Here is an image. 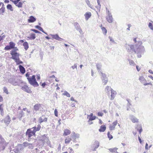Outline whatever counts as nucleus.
Segmentation results:
<instances>
[{
  "instance_id": "1",
  "label": "nucleus",
  "mask_w": 153,
  "mask_h": 153,
  "mask_svg": "<svg viewBox=\"0 0 153 153\" xmlns=\"http://www.w3.org/2000/svg\"><path fill=\"white\" fill-rule=\"evenodd\" d=\"M125 47L128 52H130L131 51H134L137 54V56L138 58H140L141 57V55L143 54L145 51L144 47L142 45H139L137 47L136 45H133L126 44Z\"/></svg>"
},
{
  "instance_id": "2",
  "label": "nucleus",
  "mask_w": 153,
  "mask_h": 153,
  "mask_svg": "<svg viewBox=\"0 0 153 153\" xmlns=\"http://www.w3.org/2000/svg\"><path fill=\"white\" fill-rule=\"evenodd\" d=\"M8 81L9 82L14 86L18 85L20 86H22V84L24 83L22 81L18 79L16 80L13 78H10L8 79Z\"/></svg>"
},
{
  "instance_id": "3",
  "label": "nucleus",
  "mask_w": 153,
  "mask_h": 153,
  "mask_svg": "<svg viewBox=\"0 0 153 153\" xmlns=\"http://www.w3.org/2000/svg\"><path fill=\"white\" fill-rule=\"evenodd\" d=\"M28 80L30 84L34 87H37L39 85L38 83L36 81L35 75H33L30 78H28Z\"/></svg>"
},
{
  "instance_id": "4",
  "label": "nucleus",
  "mask_w": 153,
  "mask_h": 153,
  "mask_svg": "<svg viewBox=\"0 0 153 153\" xmlns=\"http://www.w3.org/2000/svg\"><path fill=\"white\" fill-rule=\"evenodd\" d=\"M25 135L27 137L28 139H30L33 136H35L36 134L31 128L27 130L25 133Z\"/></svg>"
},
{
  "instance_id": "5",
  "label": "nucleus",
  "mask_w": 153,
  "mask_h": 153,
  "mask_svg": "<svg viewBox=\"0 0 153 153\" xmlns=\"http://www.w3.org/2000/svg\"><path fill=\"white\" fill-rule=\"evenodd\" d=\"M10 54L12 56L11 58L13 59L14 61H16L19 58L20 54L17 53V52H15L14 51L10 52Z\"/></svg>"
},
{
  "instance_id": "6",
  "label": "nucleus",
  "mask_w": 153,
  "mask_h": 153,
  "mask_svg": "<svg viewBox=\"0 0 153 153\" xmlns=\"http://www.w3.org/2000/svg\"><path fill=\"white\" fill-rule=\"evenodd\" d=\"M101 76V79L103 83H104V85H105L108 82V80L107 77L105 74L103 73L102 72H100Z\"/></svg>"
},
{
  "instance_id": "7",
  "label": "nucleus",
  "mask_w": 153,
  "mask_h": 153,
  "mask_svg": "<svg viewBox=\"0 0 153 153\" xmlns=\"http://www.w3.org/2000/svg\"><path fill=\"white\" fill-rule=\"evenodd\" d=\"M23 84H22L21 89L24 91L28 93H31L32 91L31 89L29 87L25 85H24V86L22 85Z\"/></svg>"
},
{
  "instance_id": "8",
  "label": "nucleus",
  "mask_w": 153,
  "mask_h": 153,
  "mask_svg": "<svg viewBox=\"0 0 153 153\" xmlns=\"http://www.w3.org/2000/svg\"><path fill=\"white\" fill-rule=\"evenodd\" d=\"M74 25L75 28L77 30L79 31L80 34H83V31L78 23L77 22H75L74 23Z\"/></svg>"
},
{
  "instance_id": "9",
  "label": "nucleus",
  "mask_w": 153,
  "mask_h": 153,
  "mask_svg": "<svg viewBox=\"0 0 153 153\" xmlns=\"http://www.w3.org/2000/svg\"><path fill=\"white\" fill-rule=\"evenodd\" d=\"M41 128V126L40 124L38 125L37 126H35L31 128L32 129V130L35 134L36 132V131H39Z\"/></svg>"
},
{
  "instance_id": "10",
  "label": "nucleus",
  "mask_w": 153,
  "mask_h": 153,
  "mask_svg": "<svg viewBox=\"0 0 153 153\" xmlns=\"http://www.w3.org/2000/svg\"><path fill=\"white\" fill-rule=\"evenodd\" d=\"M117 94V93L116 91L112 89H111L110 100H113Z\"/></svg>"
},
{
  "instance_id": "11",
  "label": "nucleus",
  "mask_w": 153,
  "mask_h": 153,
  "mask_svg": "<svg viewBox=\"0 0 153 153\" xmlns=\"http://www.w3.org/2000/svg\"><path fill=\"white\" fill-rule=\"evenodd\" d=\"M129 118L133 123H137L138 122V120L132 115H129Z\"/></svg>"
},
{
  "instance_id": "12",
  "label": "nucleus",
  "mask_w": 153,
  "mask_h": 153,
  "mask_svg": "<svg viewBox=\"0 0 153 153\" xmlns=\"http://www.w3.org/2000/svg\"><path fill=\"white\" fill-rule=\"evenodd\" d=\"M3 121L7 125H8L11 121L10 117L8 115L2 121Z\"/></svg>"
},
{
  "instance_id": "13",
  "label": "nucleus",
  "mask_w": 153,
  "mask_h": 153,
  "mask_svg": "<svg viewBox=\"0 0 153 153\" xmlns=\"http://www.w3.org/2000/svg\"><path fill=\"white\" fill-rule=\"evenodd\" d=\"M50 35L52 36L53 39L57 40L58 41H62V40H63L62 39L59 37V35L57 34H56L55 35L50 34Z\"/></svg>"
},
{
  "instance_id": "14",
  "label": "nucleus",
  "mask_w": 153,
  "mask_h": 153,
  "mask_svg": "<svg viewBox=\"0 0 153 153\" xmlns=\"http://www.w3.org/2000/svg\"><path fill=\"white\" fill-rule=\"evenodd\" d=\"M117 120H116L114 122L112 123V125H110L109 126V129L110 130H114L115 129V127L117 125Z\"/></svg>"
},
{
  "instance_id": "15",
  "label": "nucleus",
  "mask_w": 153,
  "mask_h": 153,
  "mask_svg": "<svg viewBox=\"0 0 153 153\" xmlns=\"http://www.w3.org/2000/svg\"><path fill=\"white\" fill-rule=\"evenodd\" d=\"M106 19L108 22L109 23H112L113 22V18L111 14H109L107 15L106 17Z\"/></svg>"
},
{
  "instance_id": "16",
  "label": "nucleus",
  "mask_w": 153,
  "mask_h": 153,
  "mask_svg": "<svg viewBox=\"0 0 153 153\" xmlns=\"http://www.w3.org/2000/svg\"><path fill=\"white\" fill-rule=\"evenodd\" d=\"M112 89L110 86H107L105 89V92L107 94L108 96L110 94V91H111V89Z\"/></svg>"
},
{
  "instance_id": "17",
  "label": "nucleus",
  "mask_w": 153,
  "mask_h": 153,
  "mask_svg": "<svg viewBox=\"0 0 153 153\" xmlns=\"http://www.w3.org/2000/svg\"><path fill=\"white\" fill-rule=\"evenodd\" d=\"M36 20V18L33 16H30L28 19V22L29 23H33Z\"/></svg>"
},
{
  "instance_id": "18",
  "label": "nucleus",
  "mask_w": 153,
  "mask_h": 153,
  "mask_svg": "<svg viewBox=\"0 0 153 153\" xmlns=\"http://www.w3.org/2000/svg\"><path fill=\"white\" fill-rule=\"evenodd\" d=\"M41 105L39 104H36L34 106V109L35 111H37L41 109Z\"/></svg>"
},
{
  "instance_id": "19",
  "label": "nucleus",
  "mask_w": 153,
  "mask_h": 153,
  "mask_svg": "<svg viewBox=\"0 0 153 153\" xmlns=\"http://www.w3.org/2000/svg\"><path fill=\"white\" fill-rule=\"evenodd\" d=\"M139 80L140 81V82L144 84V83L146 82V80L143 77V76H140L139 77Z\"/></svg>"
},
{
  "instance_id": "20",
  "label": "nucleus",
  "mask_w": 153,
  "mask_h": 153,
  "mask_svg": "<svg viewBox=\"0 0 153 153\" xmlns=\"http://www.w3.org/2000/svg\"><path fill=\"white\" fill-rule=\"evenodd\" d=\"M91 12H88L85 14L86 20H87L91 16Z\"/></svg>"
},
{
  "instance_id": "21",
  "label": "nucleus",
  "mask_w": 153,
  "mask_h": 153,
  "mask_svg": "<svg viewBox=\"0 0 153 153\" xmlns=\"http://www.w3.org/2000/svg\"><path fill=\"white\" fill-rule=\"evenodd\" d=\"M19 68L20 72L22 74H24L25 72V69L24 68L22 65H20L19 66Z\"/></svg>"
},
{
  "instance_id": "22",
  "label": "nucleus",
  "mask_w": 153,
  "mask_h": 153,
  "mask_svg": "<svg viewBox=\"0 0 153 153\" xmlns=\"http://www.w3.org/2000/svg\"><path fill=\"white\" fill-rule=\"evenodd\" d=\"M106 128V127L105 125H102L100 127V128L99 129V131L100 132H104Z\"/></svg>"
},
{
  "instance_id": "23",
  "label": "nucleus",
  "mask_w": 153,
  "mask_h": 153,
  "mask_svg": "<svg viewBox=\"0 0 153 153\" xmlns=\"http://www.w3.org/2000/svg\"><path fill=\"white\" fill-rule=\"evenodd\" d=\"M71 133V131L70 130L68 129H66L65 130L63 135L64 136H67L70 134Z\"/></svg>"
},
{
  "instance_id": "24",
  "label": "nucleus",
  "mask_w": 153,
  "mask_h": 153,
  "mask_svg": "<svg viewBox=\"0 0 153 153\" xmlns=\"http://www.w3.org/2000/svg\"><path fill=\"white\" fill-rule=\"evenodd\" d=\"M96 66L97 68V70L99 72H101L100 70L101 69L102 65L100 63H97L96 64Z\"/></svg>"
},
{
  "instance_id": "25",
  "label": "nucleus",
  "mask_w": 153,
  "mask_h": 153,
  "mask_svg": "<svg viewBox=\"0 0 153 153\" xmlns=\"http://www.w3.org/2000/svg\"><path fill=\"white\" fill-rule=\"evenodd\" d=\"M23 45L25 49L26 50H27L29 47L28 43L26 42H24Z\"/></svg>"
},
{
  "instance_id": "26",
  "label": "nucleus",
  "mask_w": 153,
  "mask_h": 153,
  "mask_svg": "<svg viewBox=\"0 0 153 153\" xmlns=\"http://www.w3.org/2000/svg\"><path fill=\"white\" fill-rule=\"evenodd\" d=\"M23 112L22 111H21L19 112L18 113V117L19 118L20 120H21V118L23 116Z\"/></svg>"
},
{
  "instance_id": "27",
  "label": "nucleus",
  "mask_w": 153,
  "mask_h": 153,
  "mask_svg": "<svg viewBox=\"0 0 153 153\" xmlns=\"http://www.w3.org/2000/svg\"><path fill=\"white\" fill-rule=\"evenodd\" d=\"M71 139L69 137H68L65 140V143L66 144H68L71 141Z\"/></svg>"
},
{
  "instance_id": "28",
  "label": "nucleus",
  "mask_w": 153,
  "mask_h": 153,
  "mask_svg": "<svg viewBox=\"0 0 153 153\" xmlns=\"http://www.w3.org/2000/svg\"><path fill=\"white\" fill-rule=\"evenodd\" d=\"M10 47H11L12 49H13L15 48V44L13 42H10L9 43Z\"/></svg>"
},
{
  "instance_id": "29",
  "label": "nucleus",
  "mask_w": 153,
  "mask_h": 153,
  "mask_svg": "<svg viewBox=\"0 0 153 153\" xmlns=\"http://www.w3.org/2000/svg\"><path fill=\"white\" fill-rule=\"evenodd\" d=\"M137 130L139 131V133L140 134L141 132L142 131V129L141 126L140 125L137 126Z\"/></svg>"
},
{
  "instance_id": "30",
  "label": "nucleus",
  "mask_w": 153,
  "mask_h": 153,
  "mask_svg": "<svg viewBox=\"0 0 153 153\" xmlns=\"http://www.w3.org/2000/svg\"><path fill=\"white\" fill-rule=\"evenodd\" d=\"M73 137L74 140L76 139V138H78L79 137V135L78 134H76L75 132L73 133Z\"/></svg>"
},
{
  "instance_id": "31",
  "label": "nucleus",
  "mask_w": 153,
  "mask_h": 153,
  "mask_svg": "<svg viewBox=\"0 0 153 153\" xmlns=\"http://www.w3.org/2000/svg\"><path fill=\"white\" fill-rule=\"evenodd\" d=\"M35 34L34 33H32L30 36L29 39L32 40L34 39H35Z\"/></svg>"
},
{
  "instance_id": "32",
  "label": "nucleus",
  "mask_w": 153,
  "mask_h": 153,
  "mask_svg": "<svg viewBox=\"0 0 153 153\" xmlns=\"http://www.w3.org/2000/svg\"><path fill=\"white\" fill-rule=\"evenodd\" d=\"M101 29L104 34L106 35L107 32V30L104 27H102Z\"/></svg>"
},
{
  "instance_id": "33",
  "label": "nucleus",
  "mask_w": 153,
  "mask_h": 153,
  "mask_svg": "<svg viewBox=\"0 0 153 153\" xmlns=\"http://www.w3.org/2000/svg\"><path fill=\"white\" fill-rule=\"evenodd\" d=\"M62 95L66 96L68 97H70L71 96L70 94L67 91H64V93L62 94Z\"/></svg>"
},
{
  "instance_id": "34",
  "label": "nucleus",
  "mask_w": 153,
  "mask_h": 153,
  "mask_svg": "<svg viewBox=\"0 0 153 153\" xmlns=\"http://www.w3.org/2000/svg\"><path fill=\"white\" fill-rule=\"evenodd\" d=\"M117 148H114L112 149H109V150L111 152H117Z\"/></svg>"
},
{
  "instance_id": "35",
  "label": "nucleus",
  "mask_w": 153,
  "mask_h": 153,
  "mask_svg": "<svg viewBox=\"0 0 153 153\" xmlns=\"http://www.w3.org/2000/svg\"><path fill=\"white\" fill-rule=\"evenodd\" d=\"M17 65H19L20 64H22L23 63V62L20 60V58H19L16 61H15Z\"/></svg>"
},
{
  "instance_id": "36",
  "label": "nucleus",
  "mask_w": 153,
  "mask_h": 153,
  "mask_svg": "<svg viewBox=\"0 0 153 153\" xmlns=\"http://www.w3.org/2000/svg\"><path fill=\"white\" fill-rule=\"evenodd\" d=\"M96 118H98V117H96L95 116H93L91 117H90L89 118V120L88 121V122H89V121H90L93 120H95Z\"/></svg>"
},
{
  "instance_id": "37",
  "label": "nucleus",
  "mask_w": 153,
  "mask_h": 153,
  "mask_svg": "<svg viewBox=\"0 0 153 153\" xmlns=\"http://www.w3.org/2000/svg\"><path fill=\"white\" fill-rule=\"evenodd\" d=\"M5 142L3 138L1 135L0 136V143L1 144H3Z\"/></svg>"
},
{
  "instance_id": "38",
  "label": "nucleus",
  "mask_w": 153,
  "mask_h": 153,
  "mask_svg": "<svg viewBox=\"0 0 153 153\" xmlns=\"http://www.w3.org/2000/svg\"><path fill=\"white\" fill-rule=\"evenodd\" d=\"M7 8L8 9L10 10L11 11H13V10L12 5L10 4H7Z\"/></svg>"
},
{
  "instance_id": "39",
  "label": "nucleus",
  "mask_w": 153,
  "mask_h": 153,
  "mask_svg": "<svg viewBox=\"0 0 153 153\" xmlns=\"http://www.w3.org/2000/svg\"><path fill=\"white\" fill-rule=\"evenodd\" d=\"M126 100L128 101V103L127 105V106L129 108H130V106L131 105V104L130 103V100L128 99H127Z\"/></svg>"
},
{
  "instance_id": "40",
  "label": "nucleus",
  "mask_w": 153,
  "mask_h": 153,
  "mask_svg": "<svg viewBox=\"0 0 153 153\" xmlns=\"http://www.w3.org/2000/svg\"><path fill=\"white\" fill-rule=\"evenodd\" d=\"M97 2L98 3V6H97V7H96L97 8V9L99 10H100V9L101 8V5L100 4V2L99 1L100 0H97Z\"/></svg>"
},
{
  "instance_id": "41",
  "label": "nucleus",
  "mask_w": 153,
  "mask_h": 153,
  "mask_svg": "<svg viewBox=\"0 0 153 153\" xmlns=\"http://www.w3.org/2000/svg\"><path fill=\"white\" fill-rule=\"evenodd\" d=\"M22 3L21 2H19L17 4L16 6L18 7H22Z\"/></svg>"
},
{
  "instance_id": "42",
  "label": "nucleus",
  "mask_w": 153,
  "mask_h": 153,
  "mask_svg": "<svg viewBox=\"0 0 153 153\" xmlns=\"http://www.w3.org/2000/svg\"><path fill=\"white\" fill-rule=\"evenodd\" d=\"M11 49H12L11 48V47H10V46L9 45L6 46L4 48V49L5 50H9Z\"/></svg>"
},
{
  "instance_id": "43",
  "label": "nucleus",
  "mask_w": 153,
  "mask_h": 153,
  "mask_svg": "<svg viewBox=\"0 0 153 153\" xmlns=\"http://www.w3.org/2000/svg\"><path fill=\"white\" fill-rule=\"evenodd\" d=\"M4 92L6 93L7 94H8V90L7 88L5 87H4L3 88Z\"/></svg>"
},
{
  "instance_id": "44",
  "label": "nucleus",
  "mask_w": 153,
  "mask_h": 153,
  "mask_svg": "<svg viewBox=\"0 0 153 153\" xmlns=\"http://www.w3.org/2000/svg\"><path fill=\"white\" fill-rule=\"evenodd\" d=\"M34 146L32 144L29 143L28 148L30 149H33L34 148Z\"/></svg>"
},
{
  "instance_id": "45",
  "label": "nucleus",
  "mask_w": 153,
  "mask_h": 153,
  "mask_svg": "<svg viewBox=\"0 0 153 153\" xmlns=\"http://www.w3.org/2000/svg\"><path fill=\"white\" fill-rule=\"evenodd\" d=\"M107 135L108 137L109 138V139L110 140L112 139L113 137L110 134L109 132H108L107 134Z\"/></svg>"
},
{
  "instance_id": "46",
  "label": "nucleus",
  "mask_w": 153,
  "mask_h": 153,
  "mask_svg": "<svg viewBox=\"0 0 153 153\" xmlns=\"http://www.w3.org/2000/svg\"><path fill=\"white\" fill-rule=\"evenodd\" d=\"M95 144H96V146L94 148V150H96V149H97L99 146V143L98 141H96L95 142Z\"/></svg>"
},
{
  "instance_id": "47",
  "label": "nucleus",
  "mask_w": 153,
  "mask_h": 153,
  "mask_svg": "<svg viewBox=\"0 0 153 153\" xmlns=\"http://www.w3.org/2000/svg\"><path fill=\"white\" fill-rule=\"evenodd\" d=\"M149 27L151 30H153V25L152 23L149 22Z\"/></svg>"
},
{
  "instance_id": "48",
  "label": "nucleus",
  "mask_w": 153,
  "mask_h": 153,
  "mask_svg": "<svg viewBox=\"0 0 153 153\" xmlns=\"http://www.w3.org/2000/svg\"><path fill=\"white\" fill-rule=\"evenodd\" d=\"M31 30L36 33H41V32L35 29H32Z\"/></svg>"
},
{
  "instance_id": "49",
  "label": "nucleus",
  "mask_w": 153,
  "mask_h": 153,
  "mask_svg": "<svg viewBox=\"0 0 153 153\" xmlns=\"http://www.w3.org/2000/svg\"><path fill=\"white\" fill-rule=\"evenodd\" d=\"M4 8H1L0 9V14H2L4 12Z\"/></svg>"
},
{
  "instance_id": "50",
  "label": "nucleus",
  "mask_w": 153,
  "mask_h": 153,
  "mask_svg": "<svg viewBox=\"0 0 153 153\" xmlns=\"http://www.w3.org/2000/svg\"><path fill=\"white\" fill-rule=\"evenodd\" d=\"M29 143H28L27 142L24 143H23V146L25 147H27V146L28 147Z\"/></svg>"
},
{
  "instance_id": "51",
  "label": "nucleus",
  "mask_w": 153,
  "mask_h": 153,
  "mask_svg": "<svg viewBox=\"0 0 153 153\" xmlns=\"http://www.w3.org/2000/svg\"><path fill=\"white\" fill-rule=\"evenodd\" d=\"M129 64L130 65H134V62L132 60H129Z\"/></svg>"
},
{
  "instance_id": "52",
  "label": "nucleus",
  "mask_w": 153,
  "mask_h": 153,
  "mask_svg": "<svg viewBox=\"0 0 153 153\" xmlns=\"http://www.w3.org/2000/svg\"><path fill=\"white\" fill-rule=\"evenodd\" d=\"M40 85L42 86L43 88H45V85H46V84L45 82L42 83L40 82Z\"/></svg>"
},
{
  "instance_id": "53",
  "label": "nucleus",
  "mask_w": 153,
  "mask_h": 153,
  "mask_svg": "<svg viewBox=\"0 0 153 153\" xmlns=\"http://www.w3.org/2000/svg\"><path fill=\"white\" fill-rule=\"evenodd\" d=\"M77 65L76 64H75L74 65L72 66L71 68H72L73 69H74L75 68H76V69H77Z\"/></svg>"
},
{
  "instance_id": "54",
  "label": "nucleus",
  "mask_w": 153,
  "mask_h": 153,
  "mask_svg": "<svg viewBox=\"0 0 153 153\" xmlns=\"http://www.w3.org/2000/svg\"><path fill=\"white\" fill-rule=\"evenodd\" d=\"M20 1V0H14L13 1V3L15 4L16 5Z\"/></svg>"
},
{
  "instance_id": "55",
  "label": "nucleus",
  "mask_w": 153,
  "mask_h": 153,
  "mask_svg": "<svg viewBox=\"0 0 153 153\" xmlns=\"http://www.w3.org/2000/svg\"><path fill=\"white\" fill-rule=\"evenodd\" d=\"M54 113L56 117H57L58 116V111H57V109H55V110H54Z\"/></svg>"
},
{
  "instance_id": "56",
  "label": "nucleus",
  "mask_w": 153,
  "mask_h": 153,
  "mask_svg": "<svg viewBox=\"0 0 153 153\" xmlns=\"http://www.w3.org/2000/svg\"><path fill=\"white\" fill-rule=\"evenodd\" d=\"M10 52L14 51L15 52H16V51H18V49L17 47H15Z\"/></svg>"
},
{
  "instance_id": "57",
  "label": "nucleus",
  "mask_w": 153,
  "mask_h": 153,
  "mask_svg": "<svg viewBox=\"0 0 153 153\" xmlns=\"http://www.w3.org/2000/svg\"><path fill=\"white\" fill-rule=\"evenodd\" d=\"M97 115L99 116H102L103 114L101 112H99L97 113Z\"/></svg>"
},
{
  "instance_id": "58",
  "label": "nucleus",
  "mask_w": 153,
  "mask_h": 153,
  "mask_svg": "<svg viewBox=\"0 0 153 153\" xmlns=\"http://www.w3.org/2000/svg\"><path fill=\"white\" fill-rule=\"evenodd\" d=\"M29 73L28 72H27V73L26 74H25V76L26 77H27V80H28V78H30L31 77H30L29 76Z\"/></svg>"
},
{
  "instance_id": "59",
  "label": "nucleus",
  "mask_w": 153,
  "mask_h": 153,
  "mask_svg": "<svg viewBox=\"0 0 153 153\" xmlns=\"http://www.w3.org/2000/svg\"><path fill=\"white\" fill-rule=\"evenodd\" d=\"M39 121L40 124L43 122V120L41 117L39 118Z\"/></svg>"
},
{
  "instance_id": "60",
  "label": "nucleus",
  "mask_w": 153,
  "mask_h": 153,
  "mask_svg": "<svg viewBox=\"0 0 153 153\" xmlns=\"http://www.w3.org/2000/svg\"><path fill=\"white\" fill-rule=\"evenodd\" d=\"M108 38L111 42H115L114 40L112 39L111 37L110 36H109Z\"/></svg>"
},
{
  "instance_id": "61",
  "label": "nucleus",
  "mask_w": 153,
  "mask_h": 153,
  "mask_svg": "<svg viewBox=\"0 0 153 153\" xmlns=\"http://www.w3.org/2000/svg\"><path fill=\"white\" fill-rule=\"evenodd\" d=\"M149 85H152V84L150 83H146V82L144 83L143 84V85L145 86Z\"/></svg>"
},
{
  "instance_id": "62",
  "label": "nucleus",
  "mask_w": 153,
  "mask_h": 153,
  "mask_svg": "<svg viewBox=\"0 0 153 153\" xmlns=\"http://www.w3.org/2000/svg\"><path fill=\"white\" fill-rule=\"evenodd\" d=\"M39 30L41 31L42 32H44V31L43 30V28L41 27H40Z\"/></svg>"
},
{
  "instance_id": "63",
  "label": "nucleus",
  "mask_w": 153,
  "mask_h": 153,
  "mask_svg": "<svg viewBox=\"0 0 153 153\" xmlns=\"http://www.w3.org/2000/svg\"><path fill=\"white\" fill-rule=\"evenodd\" d=\"M86 2L88 5H90V2L88 0H86Z\"/></svg>"
},
{
  "instance_id": "64",
  "label": "nucleus",
  "mask_w": 153,
  "mask_h": 153,
  "mask_svg": "<svg viewBox=\"0 0 153 153\" xmlns=\"http://www.w3.org/2000/svg\"><path fill=\"white\" fill-rule=\"evenodd\" d=\"M148 145L147 143H146V146H145V149L146 150L148 149Z\"/></svg>"
}]
</instances>
